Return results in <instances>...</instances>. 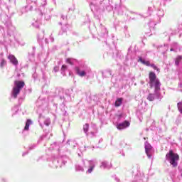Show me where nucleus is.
I'll use <instances>...</instances> for the list:
<instances>
[{
  "label": "nucleus",
  "mask_w": 182,
  "mask_h": 182,
  "mask_svg": "<svg viewBox=\"0 0 182 182\" xmlns=\"http://www.w3.org/2000/svg\"><path fill=\"white\" fill-rule=\"evenodd\" d=\"M68 69V66L63 65L61 68V74L63 76H65L66 70Z\"/></svg>",
  "instance_id": "obj_16"
},
{
  "label": "nucleus",
  "mask_w": 182,
  "mask_h": 182,
  "mask_svg": "<svg viewBox=\"0 0 182 182\" xmlns=\"http://www.w3.org/2000/svg\"><path fill=\"white\" fill-rule=\"evenodd\" d=\"M62 30L63 31V32H66V31H68V26L62 27Z\"/></svg>",
  "instance_id": "obj_26"
},
{
  "label": "nucleus",
  "mask_w": 182,
  "mask_h": 182,
  "mask_svg": "<svg viewBox=\"0 0 182 182\" xmlns=\"http://www.w3.org/2000/svg\"><path fill=\"white\" fill-rule=\"evenodd\" d=\"M138 62H141V63L145 65V66H151L150 61L145 60L141 57H139Z\"/></svg>",
  "instance_id": "obj_9"
},
{
  "label": "nucleus",
  "mask_w": 182,
  "mask_h": 182,
  "mask_svg": "<svg viewBox=\"0 0 182 182\" xmlns=\"http://www.w3.org/2000/svg\"><path fill=\"white\" fill-rule=\"evenodd\" d=\"M36 28H39V26H37Z\"/></svg>",
  "instance_id": "obj_34"
},
{
  "label": "nucleus",
  "mask_w": 182,
  "mask_h": 182,
  "mask_svg": "<svg viewBox=\"0 0 182 182\" xmlns=\"http://www.w3.org/2000/svg\"><path fill=\"white\" fill-rule=\"evenodd\" d=\"M54 71L55 72H58L59 71V67H55L54 68Z\"/></svg>",
  "instance_id": "obj_27"
},
{
  "label": "nucleus",
  "mask_w": 182,
  "mask_h": 182,
  "mask_svg": "<svg viewBox=\"0 0 182 182\" xmlns=\"http://www.w3.org/2000/svg\"><path fill=\"white\" fill-rule=\"evenodd\" d=\"M116 181L119 182V178H115Z\"/></svg>",
  "instance_id": "obj_29"
},
{
  "label": "nucleus",
  "mask_w": 182,
  "mask_h": 182,
  "mask_svg": "<svg viewBox=\"0 0 182 182\" xmlns=\"http://www.w3.org/2000/svg\"><path fill=\"white\" fill-rule=\"evenodd\" d=\"M181 60H182V56L178 55L175 60V65L176 66H178L180 65V62H181Z\"/></svg>",
  "instance_id": "obj_13"
},
{
  "label": "nucleus",
  "mask_w": 182,
  "mask_h": 182,
  "mask_svg": "<svg viewBox=\"0 0 182 182\" xmlns=\"http://www.w3.org/2000/svg\"><path fill=\"white\" fill-rule=\"evenodd\" d=\"M149 11H151V8L149 7Z\"/></svg>",
  "instance_id": "obj_31"
},
{
  "label": "nucleus",
  "mask_w": 182,
  "mask_h": 182,
  "mask_svg": "<svg viewBox=\"0 0 182 182\" xmlns=\"http://www.w3.org/2000/svg\"><path fill=\"white\" fill-rule=\"evenodd\" d=\"M63 19H65V18L63 16H62Z\"/></svg>",
  "instance_id": "obj_33"
},
{
  "label": "nucleus",
  "mask_w": 182,
  "mask_h": 182,
  "mask_svg": "<svg viewBox=\"0 0 182 182\" xmlns=\"http://www.w3.org/2000/svg\"><path fill=\"white\" fill-rule=\"evenodd\" d=\"M5 65H6V61L4 60V59H2L1 64H0L1 68H4V66H5Z\"/></svg>",
  "instance_id": "obj_24"
},
{
  "label": "nucleus",
  "mask_w": 182,
  "mask_h": 182,
  "mask_svg": "<svg viewBox=\"0 0 182 182\" xmlns=\"http://www.w3.org/2000/svg\"><path fill=\"white\" fill-rule=\"evenodd\" d=\"M67 144H69V146H71V147L73 148L76 147V144L75 143L74 141H68L67 142Z\"/></svg>",
  "instance_id": "obj_18"
},
{
  "label": "nucleus",
  "mask_w": 182,
  "mask_h": 182,
  "mask_svg": "<svg viewBox=\"0 0 182 182\" xmlns=\"http://www.w3.org/2000/svg\"><path fill=\"white\" fill-rule=\"evenodd\" d=\"M45 38V36L43 33H41L38 35V41H43V38Z\"/></svg>",
  "instance_id": "obj_20"
},
{
  "label": "nucleus",
  "mask_w": 182,
  "mask_h": 182,
  "mask_svg": "<svg viewBox=\"0 0 182 182\" xmlns=\"http://www.w3.org/2000/svg\"><path fill=\"white\" fill-rule=\"evenodd\" d=\"M44 124H46V126H49L50 124V119H46L44 121Z\"/></svg>",
  "instance_id": "obj_22"
},
{
  "label": "nucleus",
  "mask_w": 182,
  "mask_h": 182,
  "mask_svg": "<svg viewBox=\"0 0 182 182\" xmlns=\"http://www.w3.org/2000/svg\"><path fill=\"white\" fill-rule=\"evenodd\" d=\"M151 68H153V69H154V70H156L158 72V73H160V69L159 68H157V66H156V65L154 64H151L150 65Z\"/></svg>",
  "instance_id": "obj_21"
},
{
  "label": "nucleus",
  "mask_w": 182,
  "mask_h": 182,
  "mask_svg": "<svg viewBox=\"0 0 182 182\" xmlns=\"http://www.w3.org/2000/svg\"><path fill=\"white\" fill-rule=\"evenodd\" d=\"M100 141H103V139H100L99 143H100Z\"/></svg>",
  "instance_id": "obj_30"
},
{
  "label": "nucleus",
  "mask_w": 182,
  "mask_h": 182,
  "mask_svg": "<svg viewBox=\"0 0 182 182\" xmlns=\"http://www.w3.org/2000/svg\"><path fill=\"white\" fill-rule=\"evenodd\" d=\"M149 85L151 89H154V93L156 95V97H160V90L161 87V82L160 80L156 75V73L154 72H150L149 74Z\"/></svg>",
  "instance_id": "obj_1"
},
{
  "label": "nucleus",
  "mask_w": 182,
  "mask_h": 182,
  "mask_svg": "<svg viewBox=\"0 0 182 182\" xmlns=\"http://www.w3.org/2000/svg\"><path fill=\"white\" fill-rule=\"evenodd\" d=\"M110 75V73H108Z\"/></svg>",
  "instance_id": "obj_36"
},
{
  "label": "nucleus",
  "mask_w": 182,
  "mask_h": 182,
  "mask_svg": "<svg viewBox=\"0 0 182 182\" xmlns=\"http://www.w3.org/2000/svg\"><path fill=\"white\" fill-rule=\"evenodd\" d=\"M179 87H182V85H181V84H180V85H179Z\"/></svg>",
  "instance_id": "obj_32"
},
{
  "label": "nucleus",
  "mask_w": 182,
  "mask_h": 182,
  "mask_svg": "<svg viewBox=\"0 0 182 182\" xmlns=\"http://www.w3.org/2000/svg\"><path fill=\"white\" fill-rule=\"evenodd\" d=\"M178 108L180 113L182 114V103L181 102L178 103Z\"/></svg>",
  "instance_id": "obj_23"
},
{
  "label": "nucleus",
  "mask_w": 182,
  "mask_h": 182,
  "mask_svg": "<svg viewBox=\"0 0 182 182\" xmlns=\"http://www.w3.org/2000/svg\"><path fill=\"white\" fill-rule=\"evenodd\" d=\"M82 161H83V164H84L85 167H86L85 163L89 164L90 168L87 171V173L90 174V173H92V171H93V168H95V162H93V161H87V160Z\"/></svg>",
  "instance_id": "obj_4"
},
{
  "label": "nucleus",
  "mask_w": 182,
  "mask_h": 182,
  "mask_svg": "<svg viewBox=\"0 0 182 182\" xmlns=\"http://www.w3.org/2000/svg\"><path fill=\"white\" fill-rule=\"evenodd\" d=\"M23 156H25V153H24V154H23Z\"/></svg>",
  "instance_id": "obj_35"
},
{
  "label": "nucleus",
  "mask_w": 182,
  "mask_h": 182,
  "mask_svg": "<svg viewBox=\"0 0 182 182\" xmlns=\"http://www.w3.org/2000/svg\"><path fill=\"white\" fill-rule=\"evenodd\" d=\"M170 50H171V52H176V50L173 48V47L171 48L170 49Z\"/></svg>",
  "instance_id": "obj_28"
},
{
  "label": "nucleus",
  "mask_w": 182,
  "mask_h": 182,
  "mask_svg": "<svg viewBox=\"0 0 182 182\" xmlns=\"http://www.w3.org/2000/svg\"><path fill=\"white\" fill-rule=\"evenodd\" d=\"M75 72L77 75H78V76H81V77H82V76H86V72L80 71V69H79L78 67L75 68Z\"/></svg>",
  "instance_id": "obj_10"
},
{
  "label": "nucleus",
  "mask_w": 182,
  "mask_h": 182,
  "mask_svg": "<svg viewBox=\"0 0 182 182\" xmlns=\"http://www.w3.org/2000/svg\"><path fill=\"white\" fill-rule=\"evenodd\" d=\"M83 131H84V133H85L87 136V132H89V124H85L83 126Z\"/></svg>",
  "instance_id": "obj_17"
},
{
  "label": "nucleus",
  "mask_w": 182,
  "mask_h": 182,
  "mask_svg": "<svg viewBox=\"0 0 182 182\" xmlns=\"http://www.w3.org/2000/svg\"><path fill=\"white\" fill-rule=\"evenodd\" d=\"M130 126V123L127 121H124L122 123H119L117 125V128L118 130H123V129H126L127 127H129Z\"/></svg>",
  "instance_id": "obj_6"
},
{
  "label": "nucleus",
  "mask_w": 182,
  "mask_h": 182,
  "mask_svg": "<svg viewBox=\"0 0 182 182\" xmlns=\"http://www.w3.org/2000/svg\"><path fill=\"white\" fill-rule=\"evenodd\" d=\"M154 99H161V94H160V91H159V97H157V95H156V92H154V94L151 93L147 97V100L149 102H153Z\"/></svg>",
  "instance_id": "obj_7"
},
{
  "label": "nucleus",
  "mask_w": 182,
  "mask_h": 182,
  "mask_svg": "<svg viewBox=\"0 0 182 182\" xmlns=\"http://www.w3.org/2000/svg\"><path fill=\"white\" fill-rule=\"evenodd\" d=\"M151 145H150V144L148 142H145V152L149 159H151Z\"/></svg>",
  "instance_id": "obj_5"
},
{
  "label": "nucleus",
  "mask_w": 182,
  "mask_h": 182,
  "mask_svg": "<svg viewBox=\"0 0 182 182\" xmlns=\"http://www.w3.org/2000/svg\"><path fill=\"white\" fill-rule=\"evenodd\" d=\"M9 59L10 60V62L14 65V66H18V59H16V58H15V55H9Z\"/></svg>",
  "instance_id": "obj_8"
},
{
  "label": "nucleus",
  "mask_w": 182,
  "mask_h": 182,
  "mask_svg": "<svg viewBox=\"0 0 182 182\" xmlns=\"http://www.w3.org/2000/svg\"><path fill=\"white\" fill-rule=\"evenodd\" d=\"M75 170L76 171H84L83 167H82L80 165H76Z\"/></svg>",
  "instance_id": "obj_19"
},
{
  "label": "nucleus",
  "mask_w": 182,
  "mask_h": 182,
  "mask_svg": "<svg viewBox=\"0 0 182 182\" xmlns=\"http://www.w3.org/2000/svg\"><path fill=\"white\" fill-rule=\"evenodd\" d=\"M166 159L169 161L172 167H177L178 166V160H180V156L174 153L173 150H170L166 155Z\"/></svg>",
  "instance_id": "obj_2"
},
{
  "label": "nucleus",
  "mask_w": 182,
  "mask_h": 182,
  "mask_svg": "<svg viewBox=\"0 0 182 182\" xmlns=\"http://www.w3.org/2000/svg\"><path fill=\"white\" fill-rule=\"evenodd\" d=\"M173 48L176 50H177V49L179 48V47H178V44L177 43H174L173 44Z\"/></svg>",
  "instance_id": "obj_25"
},
{
  "label": "nucleus",
  "mask_w": 182,
  "mask_h": 182,
  "mask_svg": "<svg viewBox=\"0 0 182 182\" xmlns=\"http://www.w3.org/2000/svg\"><path fill=\"white\" fill-rule=\"evenodd\" d=\"M122 103H123V99L122 98H117L115 102V106L116 107H119V106L122 105Z\"/></svg>",
  "instance_id": "obj_14"
},
{
  "label": "nucleus",
  "mask_w": 182,
  "mask_h": 182,
  "mask_svg": "<svg viewBox=\"0 0 182 182\" xmlns=\"http://www.w3.org/2000/svg\"><path fill=\"white\" fill-rule=\"evenodd\" d=\"M77 60L75 58H67L66 63H69V65H75L76 63Z\"/></svg>",
  "instance_id": "obj_12"
},
{
  "label": "nucleus",
  "mask_w": 182,
  "mask_h": 182,
  "mask_svg": "<svg viewBox=\"0 0 182 182\" xmlns=\"http://www.w3.org/2000/svg\"><path fill=\"white\" fill-rule=\"evenodd\" d=\"M31 124H32V121L31 119H28L26 123L24 130H29V126H31Z\"/></svg>",
  "instance_id": "obj_15"
},
{
  "label": "nucleus",
  "mask_w": 182,
  "mask_h": 182,
  "mask_svg": "<svg viewBox=\"0 0 182 182\" xmlns=\"http://www.w3.org/2000/svg\"><path fill=\"white\" fill-rule=\"evenodd\" d=\"M24 86L25 82L19 80L14 81V86L11 92V96L14 97V99H16L18 97V95L21 93V90L23 89Z\"/></svg>",
  "instance_id": "obj_3"
},
{
  "label": "nucleus",
  "mask_w": 182,
  "mask_h": 182,
  "mask_svg": "<svg viewBox=\"0 0 182 182\" xmlns=\"http://www.w3.org/2000/svg\"><path fill=\"white\" fill-rule=\"evenodd\" d=\"M101 168H112V164H107V161H102V164L100 166Z\"/></svg>",
  "instance_id": "obj_11"
}]
</instances>
